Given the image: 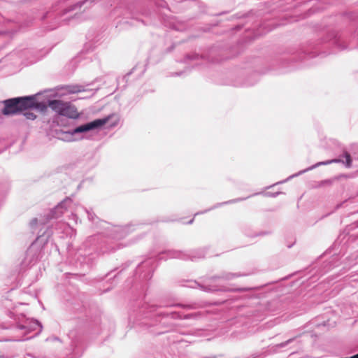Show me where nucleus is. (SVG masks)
Instances as JSON below:
<instances>
[{
  "mask_svg": "<svg viewBox=\"0 0 358 358\" xmlns=\"http://www.w3.org/2000/svg\"><path fill=\"white\" fill-rule=\"evenodd\" d=\"M322 183H330V182L328 180H325V181H323Z\"/></svg>",
  "mask_w": 358,
  "mask_h": 358,
  "instance_id": "a878e982",
  "label": "nucleus"
},
{
  "mask_svg": "<svg viewBox=\"0 0 358 358\" xmlns=\"http://www.w3.org/2000/svg\"><path fill=\"white\" fill-rule=\"evenodd\" d=\"M114 115H108L102 119H96L94 121L87 122L86 124L80 125L73 129H69L68 130L60 129L57 131V138L62 141L71 142L77 140V138L74 136L78 134L86 133L91 130L99 129L103 126L108 122L111 117Z\"/></svg>",
  "mask_w": 358,
  "mask_h": 358,
  "instance_id": "f257e3e1",
  "label": "nucleus"
},
{
  "mask_svg": "<svg viewBox=\"0 0 358 358\" xmlns=\"http://www.w3.org/2000/svg\"><path fill=\"white\" fill-rule=\"evenodd\" d=\"M50 233L44 231L39 235L36 241L31 244L26 252L24 264L29 265L34 264L39 258L41 248L48 243Z\"/></svg>",
  "mask_w": 358,
  "mask_h": 358,
  "instance_id": "f03ea898",
  "label": "nucleus"
},
{
  "mask_svg": "<svg viewBox=\"0 0 358 358\" xmlns=\"http://www.w3.org/2000/svg\"><path fill=\"white\" fill-rule=\"evenodd\" d=\"M331 36V42L332 45L336 46L339 50H344L346 48V45L345 41L338 36L336 33L332 32L330 34Z\"/></svg>",
  "mask_w": 358,
  "mask_h": 358,
  "instance_id": "1a4fd4ad",
  "label": "nucleus"
},
{
  "mask_svg": "<svg viewBox=\"0 0 358 358\" xmlns=\"http://www.w3.org/2000/svg\"><path fill=\"white\" fill-rule=\"evenodd\" d=\"M292 178L293 177L289 176L287 180H285V182H287V180H288L289 179Z\"/></svg>",
  "mask_w": 358,
  "mask_h": 358,
  "instance_id": "cd10ccee",
  "label": "nucleus"
},
{
  "mask_svg": "<svg viewBox=\"0 0 358 358\" xmlns=\"http://www.w3.org/2000/svg\"><path fill=\"white\" fill-rule=\"evenodd\" d=\"M38 224V219L34 218L30 222V227L32 229H34L35 227Z\"/></svg>",
  "mask_w": 358,
  "mask_h": 358,
  "instance_id": "aec40b11",
  "label": "nucleus"
},
{
  "mask_svg": "<svg viewBox=\"0 0 358 358\" xmlns=\"http://www.w3.org/2000/svg\"><path fill=\"white\" fill-rule=\"evenodd\" d=\"M0 358H1V357H0Z\"/></svg>",
  "mask_w": 358,
  "mask_h": 358,
  "instance_id": "c85d7f7f",
  "label": "nucleus"
},
{
  "mask_svg": "<svg viewBox=\"0 0 358 358\" xmlns=\"http://www.w3.org/2000/svg\"><path fill=\"white\" fill-rule=\"evenodd\" d=\"M24 115L27 120H34L36 117V115L31 112H25Z\"/></svg>",
  "mask_w": 358,
  "mask_h": 358,
  "instance_id": "f3484780",
  "label": "nucleus"
},
{
  "mask_svg": "<svg viewBox=\"0 0 358 358\" xmlns=\"http://www.w3.org/2000/svg\"><path fill=\"white\" fill-rule=\"evenodd\" d=\"M86 212H87L89 220L91 221H94V217H95L94 214L92 212L87 210H86Z\"/></svg>",
  "mask_w": 358,
  "mask_h": 358,
  "instance_id": "412c9836",
  "label": "nucleus"
},
{
  "mask_svg": "<svg viewBox=\"0 0 358 358\" xmlns=\"http://www.w3.org/2000/svg\"><path fill=\"white\" fill-rule=\"evenodd\" d=\"M139 313L144 315L145 317H151L150 314H154L155 322H159L161 317H169L172 319L181 318V316L176 312L165 313L162 311H157V307L154 305L143 304L139 310Z\"/></svg>",
  "mask_w": 358,
  "mask_h": 358,
  "instance_id": "39448f33",
  "label": "nucleus"
},
{
  "mask_svg": "<svg viewBox=\"0 0 358 358\" xmlns=\"http://www.w3.org/2000/svg\"><path fill=\"white\" fill-rule=\"evenodd\" d=\"M290 341H291V340H289V341H287L285 343H282V344H281V346H285V345H286V344H287L288 343H289V342H290Z\"/></svg>",
  "mask_w": 358,
  "mask_h": 358,
  "instance_id": "b1692460",
  "label": "nucleus"
},
{
  "mask_svg": "<svg viewBox=\"0 0 358 358\" xmlns=\"http://www.w3.org/2000/svg\"><path fill=\"white\" fill-rule=\"evenodd\" d=\"M190 287H192L193 288H196L197 287H200L201 289H202L203 290H204L206 292H213V291L217 290V289H215V287H210V286H206L205 287V286H203V285H200L196 282H194L193 284L192 285H190Z\"/></svg>",
  "mask_w": 358,
  "mask_h": 358,
  "instance_id": "4468645a",
  "label": "nucleus"
},
{
  "mask_svg": "<svg viewBox=\"0 0 358 358\" xmlns=\"http://www.w3.org/2000/svg\"><path fill=\"white\" fill-rule=\"evenodd\" d=\"M349 358H358V353L355 355H353V356L349 357Z\"/></svg>",
  "mask_w": 358,
  "mask_h": 358,
  "instance_id": "393cba45",
  "label": "nucleus"
},
{
  "mask_svg": "<svg viewBox=\"0 0 358 358\" xmlns=\"http://www.w3.org/2000/svg\"><path fill=\"white\" fill-rule=\"evenodd\" d=\"M344 157L345 159V165L347 167H350L351 166V162H352V160H351V157H350V155L348 152H345L344 154Z\"/></svg>",
  "mask_w": 358,
  "mask_h": 358,
  "instance_id": "dca6fc26",
  "label": "nucleus"
},
{
  "mask_svg": "<svg viewBox=\"0 0 358 358\" xmlns=\"http://www.w3.org/2000/svg\"><path fill=\"white\" fill-rule=\"evenodd\" d=\"M27 98H29L32 102L31 106H27V109L36 108L42 111L46 109V105L43 103L36 102L34 96H27Z\"/></svg>",
  "mask_w": 358,
  "mask_h": 358,
  "instance_id": "f8f14e48",
  "label": "nucleus"
},
{
  "mask_svg": "<svg viewBox=\"0 0 358 358\" xmlns=\"http://www.w3.org/2000/svg\"><path fill=\"white\" fill-rule=\"evenodd\" d=\"M72 203L71 199L67 198L59 203L55 208H53L48 215V219H55L59 217L67 207Z\"/></svg>",
  "mask_w": 358,
  "mask_h": 358,
  "instance_id": "423d86ee",
  "label": "nucleus"
},
{
  "mask_svg": "<svg viewBox=\"0 0 358 358\" xmlns=\"http://www.w3.org/2000/svg\"><path fill=\"white\" fill-rule=\"evenodd\" d=\"M4 108L2 113L5 115H13L18 112L27 110V106L32 104L31 101L27 96L15 97L3 101Z\"/></svg>",
  "mask_w": 358,
  "mask_h": 358,
  "instance_id": "20e7f679",
  "label": "nucleus"
},
{
  "mask_svg": "<svg viewBox=\"0 0 358 358\" xmlns=\"http://www.w3.org/2000/svg\"><path fill=\"white\" fill-rule=\"evenodd\" d=\"M194 317V315H193V314H190V315H185L183 318H184V319H189V318H192V317Z\"/></svg>",
  "mask_w": 358,
  "mask_h": 358,
  "instance_id": "5701e85b",
  "label": "nucleus"
},
{
  "mask_svg": "<svg viewBox=\"0 0 358 358\" xmlns=\"http://www.w3.org/2000/svg\"><path fill=\"white\" fill-rule=\"evenodd\" d=\"M94 1L95 0H85V1H80V2L77 3L75 5V6L81 8L85 3H87V2L93 3V2H94Z\"/></svg>",
  "mask_w": 358,
  "mask_h": 358,
  "instance_id": "6ab92c4d",
  "label": "nucleus"
},
{
  "mask_svg": "<svg viewBox=\"0 0 358 358\" xmlns=\"http://www.w3.org/2000/svg\"><path fill=\"white\" fill-rule=\"evenodd\" d=\"M82 90H82V87L81 86H73L69 90V92H71V93H77V92H81Z\"/></svg>",
  "mask_w": 358,
  "mask_h": 358,
  "instance_id": "a211bd4d",
  "label": "nucleus"
},
{
  "mask_svg": "<svg viewBox=\"0 0 358 358\" xmlns=\"http://www.w3.org/2000/svg\"><path fill=\"white\" fill-rule=\"evenodd\" d=\"M245 199V198H238V199H236L229 200V201L224 202V203H217L215 206H214L211 208L206 210L204 211H202V212H201V213H206V212L209 211L210 210L214 209V208H217L219 206H222L224 204L234 203H236V202H239V201H243ZM199 214H200V213H195L194 216H196V215H197Z\"/></svg>",
  "mask_w": 358,
  "mask_h": 358,
  "instance_id": "ddd939ff",
  "label": "nucleus"
},
{
  "mask_svg": "<svg viewBox=\"0 0 358 358\" xmlns=\"http://www.w3.org/2000/svg\"><path fill=\"white\" fill-rule=\"evenodd\" d=\"M224 291H231V292H245L249 290L248 288H238L233 289H224Z\"/></svg>",
  "mask_w": 358,
  "mask_h": 358,
  "instance_id": "4be33fe9",
  "label": "nucleus"
},
{
  "mask_svg": "<svg viewBox=\"0 0 358 358\" xmlns=\"http://www.w3.org/2000/svg\"><path fill=\"white\" fill-rule=\"evenodd\" d=\"M245 275H246L241 273H229H229H223L220 275L214 276L212 278V279H213V280L222 279L224 280H231L234 278H238L241 276H245Z\"/></svg>",
  "mask_w": 358,
  "mask_h": 358,
  "instance_id": "9b49d317",
  "label": "nucleus"
},
{
  "mask_svg": "<svg viewBox=\"0 0 358 358\" xmlns=\"http://www.w3.org/2000/svg\"><path fill=\"white\" fill-rule=\"evenodd\" d=\"M201 58L198 54H192L191 55H187L185 57V62L187 63L188 60H199Z\"/></svg>",
  "mask_w": 358,
  "mask_h": 358,
  "instance_id": "2eb2a0df",
  "label": "nucleus"
},
{
  "mask_svg": "<svg viewBox=\"0 0 358 358\" xmlns=\"http://www.w3.org/2000/svg\"><path fill=\"white\" fill-rule=\"evenodd\" d=\"M193 221H194V219H192L190 221H189V222H188V223H189V224H192V223L193 222Z\"/></svg>",
  "mask_w": 358,
  "mask_h": 358,
  "instance_id": "bb28decb",
  "label": "nucleus"
},
{
  "mask_svg": "<svg viewBox=\"0 0 358 358\" xmlns=\"http://www.w3.org/2000/svg\"><path fill=\"white\" fill-rule=\"evenodd\" d=\"M48 106L58 113V117H57L58 124H59V122L63 121V120H66V117L76 119L78 117V114L73 106L61 100L49 101Z\"/></svg>",
  "mask_w": 358,
  "mask_h": 358,
  "instance_id": "7ed1b4c3",
  "label": "nucleus"
},
{
  "mask_svg": "<svg viewBox=\"0 0 358 358\" xmlns=\"http://www.w3.org/2000/svg\"><path fill=\"white\" fill-rule=\"evenodd\" d=\"M339 162H343L344 163V161L341 159H331V160H328V161H324V162H318L304 170H302L301 171H299V173H295L292 176H291V177H296L303 173H306L308 171H310V170H313V169L316 168V167H318L320 166H322V165H327V164H332V163H339Z\"/></svg>",
  "mask_w": 358,
  "mask_h": 358,
  "instance_id": "6e6552de",
  "label": "nucleus"
},
{
  "mask_svg": "<svg viewBox=\"0 0 358 358\" xmlns=\"http://www.w3.org/2000/svg\"><path fill=\"white\" fill-rule=\"evenodd\" d=\"M169 257L170 258H179L184 260L191 259L194 260L196 258H203L204 257V255L201 252H199L196 255H194L191 253L183 252L178 250H169L166 252Z\"/></svg>",
  "mask_w": 358,
  "mask_h": 358,
  "instance_id": "0eeeda50",
  "label": "nucleus"
},
{
  "mask_svg": "<svg viewBox=\"0 0 358 358\" xmlns=\"http://www.w3.org/2000/svg\"><path fill=\"white\" fill-rule=\"evenodd\" d=\"M37 328L41 329V325L37 320L27 321L24 324L19 326V329L26 330L29 332L35 331Z\"/></svg>",
  "mask_w": 358,
  "mask_h": 358,
  "instance_id": "9d476101",
  "label": "nucleus"
}]
</instances>
